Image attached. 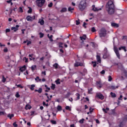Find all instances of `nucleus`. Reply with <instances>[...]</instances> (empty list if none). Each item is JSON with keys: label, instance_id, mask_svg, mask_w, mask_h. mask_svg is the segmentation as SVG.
Segmentation results:
<instances>
[{"label": "nucleus", "instance_id": "nucleus-33", "mask_svg": "<svg viewBox=\"0 0 127 127\" xmlns=\"http://www.w3.org/2000/svg\"><path fill=\"white\" fill-rule=\"evenodd\" d=\"M40 38H42L43 36H44V34L42 33V32L39 33Z\"/></svg>", "mask_w": 127, "mask_h": 127}, {"label": "nucleus", "instance_id": "nucleus-51", "mask_svg": "<svg viewBox=\"0 0 127 127\" xmlns=\"http://www.w3.org/2000/svg\"><path fill=\"white\" fill-rule=\"evenodd\" d=\"M105 73V70H103L102 71L100 72L101 75H104Z\"/></svg>", "mask_w": 127, "mask_h": 127}, {"label": "nucleus", "instance_id": "nucleus-14", "mask_svg": "<svg viewBox=\"0 0 127 127\" xmlns=\"http://www.w3.org/2000/svg\"><path fill=\"white\" fill-rule=\"evenodd\" d=\"M28 87H29L30 90H31V91H33V90H34V87H35V85L34 84H32L31 86L29 85Z\"/></svg>", "mask_w": 127, "mask_h": 127}, {"label": "nucleus", "instance_id": "nucleus-15", "mask_svg": "<svg viewBox=\"0 0 127 127\" xmlns=\"http://www.w3.org/2000/svg\"><path fill=\"white\" fill-rule=\"evenodd\" d=\"M96 57H97V62H99V63H101V57H100V56L99 55H97Z\"/></svg>", "mask_w": 127, "mask_h": 127}, {"label": "nucleus", "instance_id": "nucleus-62", "mask_svg": "<svg viewBox=\"0 0 127 127\" xmlns=\"http://www.w3.org/2000/svg\"><path fill=\"white\" fill-rule=\"evenodd\" d=\"M42 74H44V75L45 76L46 75V71H42Z\"/></svg>", "mask_w": 127, "mask_h": 127}, {"label": "nucleus", "instance_id": "nucleus-27", "mask_svg": "<svg viewBox=\"0 0 127 127\" xmlns=\"http://www.w3.org/2000/svg\"><path fill=\"white\" fill-rule=\"evenodd\" d=\"M62 12H65L67 11V8H63L62 10H61Z\"/></svg>", "mask_w": 127, "mask_h": 127}, {"label": "nucleus", "instance_id": "nucleus-8", "mask_svg": "<svg viewBox=\"0 0 127 127\" xmlns=\"http://www.w3.org/2000/svg\"><path fill=\"white\" fill-rule=\"evenodd\" d=\"M78 66H83V63L76 61L75 63L74 64V66L78 67Z\"/></svg>", "mask_w": 127, "mask_h": 127}, {"label": "nucleus", "instance_id": "nucleus-39", "mask_svg": "<svg viewBox=\"0 0 127 127\" xmlns=\"http://www.w3.org/2000/svg\"><path fill=\"white\" fill-rule=\"evenodd\" d=\"M38 92L39 94H41V93H42V88H40L39 90H38Z\"/></svg>", "mask_w": 127, "mask_h": 127}, {"label": "nucleus", "instance_id": "nucleus-57", "mask_svg": "<svg viewBox=\"0 0 127 127\" xmlns=\"http://www.w3.org/2000/svg\"><path fill=\"white\" fill-rule=\"evenodd\" d=\"M80 21H78V20H76V25H79V24H80Z\"/></svg>", "mask_w": 127, "mask_h": 127}, {"label": "nucleus", "instance_id": "nucleus-46", "mask_svg": "<svg viewBox=\"0 0 127 127\" xmlns=\"http://www.w3.org/2000/svg\"><path fill=\"white\" fill-rule=\"evenodd\" d=\"M87 24H88L86 23V22L83 23V27H84V28H87V27L86 26V25H87Z\"/></svg>", "mask_w": 127, "mask_h": 127}, {"label": "nucleus", "instance_id": "nucleus-17", "mask_svg": "<svg viewBox=\"0 0 127 127\" xmlns=\"http://www.w3.org/2000/svg\"><path fill=\"white\" fill-rule=\"evenodd\" d=\"M122 49H123L125 52H127V49H126V47H121L120 48H119V50H122Z\"/></svg>", "mask_w": 127, "mask_h": 127}, {"label": "nucleus", "instance_id": "nucleus-49", "mask_svg": "<svg viewBox=\"0 0 127 127\" xmlns=\"http://www.w3.org/2000/svg\"><path fill=\"white\" fill-rule=\"evenodd\" d=\"M16 98H19V97H20V95H19V93H18V92L16 93Z\"/></svg>", "mask_w": 127, "mask_h": 127}, {"label": "nucleus", "instance_id": "nucleus-6", "mask_svg": "<svg viewBox=\"0 0 127 127\" xmlns=\"http://www.w3.org/2000/svg\"><path fill=\"white\" fill-rule=\"evenodd\" d=\"M114 52H115L118 58H119V59H121V56L120 55V52H119V49L117 47L115 46L114 47Z\"/></svg>", "mask_w": 127, "mask_h": 127}, {"label": "nucleus", "instance_id": "nucleus-2", "mask_svg": "<svg viewBox=\"0 0 127 127\" xmlns=\"http://www.w3.org/2000/svg\"><path fill=\"white\" fill-rule=\"evenodd\" d=\"M100 37H106L107 36V30L105 28H102L99 32Z\"/></svg>", "mask_w": 127, "mask_h": 127}, {"label": "nucleus", "instance_id": "nucleus-61", "mask_svg": "<svg viewBox=\"0 0 127 127\" xmlns=\"http://www.w3.org/2000/svg\"><path fill=\"white\" fill-rule=\"evenodd\" d=\"M91 44H92V47H95V43L91 42Z\"/></svg>", "mask_w": 127, "mask_h": 127}, {"label": "nucleus", "instance_id": "nucleus-1", "mask_svg": "<svg viewBox=\"0 0 127 127\" xmlns=\"http://www.w3.org/2000/svg\"><path fill=\"white\" fill-rule=\"evenodd\" d=\"M86 1L84 0H81L78 5V7L80 9V10H81V11H83L85 8H86Z\"/></svg>", "mask_w": 127, "mask_h": 127}, {"label": "nucleus", "instance_id": "nucleus-56", "mask_svg": "<svg viewBox=\"0 0 127 127\" xmlns=\"http://www.w3.org/2000/svg\"><path fill=\"white\" fill-rule=\"evenodd\" d=\"M65 109L66 110H69V111H71V109L70 108V107H69V106H66Z\"/></svg>", "mask_w": 127, "mask_h": 127}, {"label": "nucleus", "instance_id": "nucleus-4", "mask_svg": "<svg viewBox=\"0 0 127 127\" xmlns=\"http://www.w3.org/2000/svg\"><path fill=\"white\" fill-rule=\"evenodd\" d=\"M110 7H115L114 2L112 0H109L106 4V8Z\"/></svg>", "mask_w": 127, "mask_h": 127}, {"label": "nucleus", "instance_id": "nucleus-60", "mask_svg": "<svg viewBox=\"0 0 127 127\" xmlns=\"http://www.w3.org/2000/svg\"><path fill=\"white\" fill-rule=\"evenodd\" d=\"M123 39H127V36H123Z\"/></svg>", "mask_w": 127, "mask_h": 127}, {"label": "nucleus", "instance_id": "nucleus-31", "mask_svg": "<svg viewBox=\"0 0 127 127\" xmlns=\"http://www.w3.org/2000/svg\"><path fill=\"white\" fill-rule=\"evenodd\" d=\"M29 10L28 11V13H31L32 12V8L30 7H28Z\"/></svg>", "mask_w": 127, "mask_h": 127}, {"label": "nucleus", "instance_id": "nucleus-42", "mask_svg": "<svg viewBox=\"0 0 127 127\" xmlns=\"http://www.w3.org/2000/svg\"><path fill=\"white\" fill-rule=\"evenodd\" d=\"M92 64H93V67H96L97 66V64L96 62H92Z\"/></svg>", "mask_w": 127, "mask_h": 127}, {"label": "nucleus", "instance_id": "nucleus-20", "mask_svg": "<svg viewBox=\"0 0 127 127\" xmlns=\"http://www.w3.org/2000/svg\"><path fill=\"white\" fill-rule=\"evenodd\" d=\"M25 109L26 110H30V109H31V106L27 104L26 105Z\"/></svg>", "mask_w": 127, "mask_h": 127}, {"label": "nucleus", "instance_id": "nucleus-38", "mask_svg": "<svg viewBox=\"0 0 127 127\" xmlns=\"http://www.w3.org/2000/svg\"><path fill=\"white\" fill-rule=\"evenodd\" d=\"M52 37H53V36L52 35H51L50 37H49V38L50 41H51V42H52L53 41V39H52Z\"/></svg>", "mask_w": 127, "mask_h": 127}, {"label": "nucleus", "instance_id": "nucleus-10", "mask_svg": "<svg viewBox=\"0 0 127 127\" xmlns=\"http://www.w3.org/2000/svg\"><path fill=\"white\" fill-rule=\"evenodd\" d=\"M102 8H98L97 7H95V6L94 5H93L92 6V10H93V11H99V10H101Z\"/></svg>", "mask_w": 127, "mask_h": 127}, {"label": "nucleus", "instance_id": "nucleus-12", "mask_svg": "<svg viewBox=\"0 0 127 127\" xmlns=\"http://www.w3.org/2000/svg\"><path fill=\"white\" fill-rule=\"evenodd\" d=\"M111 25L113 27H119V24L116 23H111Z\"/></svg>", "mask_w": 127, "mask_h": 127}, {"label": "nucleus", "instance_id": "nucleus-21", "mask_svg": "<svg viewBox=\"0 0 127 127\" xmlns=\"http://www.w3.org/2000/svg\"><path fill=\"white\" fill-rule=\"evenodd\" d=\"M55 82L56 83L57 85H59L61 84L60 82V78H58L56 81Z\"/></svg>", "mask_w": 127, "mask_h": 127}, {"label": "nucleus", "instance_id": "nucleus-23", "mask_svg": "<svg viewBox=\"0 0 127 127\" xmlns=\"http://www.w3.org/2000/svg\"><path fill=\"white\" fill-rule=\"evenodd\" d=\"M14 116V115L13 114H8L7 115V117L9 118L10 120H11V118H13Z\"/></svg>", "mask_w": 127, "mask_h": 127}, {"label": "nucleus", "instance_id": "nucleus-37", "mask_svg": "<svg viewBox=\"0 0 127 127\" xmlns=\"http://www.w3.org/2000/svg\"><path fill=\"white\" fill-rule=\"evenodd\" d=\"M5 81H6V78H5L4 76H2V82L3 83H4V82H5Z\"/></svg>", "mask_w": 127, "mask_h": 127}, {"label": "nucleus", "instance_id": "nucleus-16", "mask_svg": "<svg viewBox=\"0 0 127 127\" xmlns=\"http://www.w3.org/2000/svg\"><path fill=\"white\" fill-rule=\"evenodd\" d=\"M39 23H40L41 25H43V24H44V20H43V19H40L39 20Z\"/></svg>", "mask_w": 127, "mask_h": 127}, {"label": "nucleus", "instance_id": "nucleus-43", "mask_svg": "<svg viewBox=\"0 0 127 127\" xmlns=\"http://www.w3.org/2000/svg\"><path fill=\"white\" fill-rule=\"evenodd\" d=\"M108 78H109L108 81H109V82H111V81L113 80V78H112V76L111 75H109Z\"/></svg>", "mask_w": 127, "mask_h": 127}, {"label": "nucleus", "instance_id": "nucleus-53", "mask_svg": "<svg viewBox=\"0 0 127 127\" xmlns=\"http://www.w3.org/2000/svg\"><path fill=\"white\" fill-rule=\"evenodd\" d=\"M63 45V43H59V47H63L62 46Z\"/></svg>", "mask_w": 127, "mask_h": 127}, {"label": "nucleus", "instance_id": "nucleus-63", "mask_svg": "<svg viewBox=\"0 0 127 127\" xmlns=\"http://www.w3.org/2000/svg\"><path fill=\"white\" fill-rule=\"evenodd\" d=\"M123 127V123H120V125H119V127Z\"/></svg>", "mask_w": 127, "mask_h": 127}, {"label": "nucleus", "instance_id": "nucleus-18", "mask_svg": "<svg viewBox=\"0 0 127 127\" xmlns=\"http://www.w3.org/2000/svg\"><path fill=\"white\" fill-rule=\"evenodd\" d=\"M110 95L112 98H116V97H117V95H116V93H115L111 92Z\"/></svg>", "mask_w": 127, "mask_h": 127}, {"label": "nucleus", "instance_id": "nucleus-59", "mask_svg": "<svg viewBox=\"0 0 127 127\" xmlns=\"http://www.w3.org/2000/svg\"><path fill=\"white\" fill-rule=\"evenodd\" d=\"M13 126L14 127H17V124H16V123H14L13 124Z\"/></svg>", "mask_w": 127, "mask_h": 127}, {"label": "nucleus", "instance_id": "nucleus-3", "mask_svg": "<svg viewBox=\"0 0 127 127\" xmlns=\"http://www.w3.org/2000/svg\"><path fill=\"white\" fill-rule=\"evenodd\" d=\"M45 3V0H36L37 5L41 7L43 6V4Z\"/></svg>", "mask_w": 127, "mask_h": 127}, {"label": "nucleus", "instance_id": "nucleus-28", "mask_svg": "<svg viewBox=\"0 0 127 127\" xmlns=\"http://www.w3.org/2000/svg\"><path fill=\"white\" fill-rule=\"evenodd\" d=\"M109 110H110V109H109V108H106V109H105L104 108L103 109V112H105L106 114H107V113H108V112L107 111H109Z\"/></svg>", "mask_w": 127, "mask_h": 127}, {"label": "nucleus", "instance_id": "nucleus-47", "mask_svg": "<svg viewBox=\"0 0 127 127\" xmlns=\"http://www.w3.org/2000/svg\"><path fill=\"white\" fill-rule=\"evenodd\" d=\"M92 91H93V88H90L89 90H88V94H92Z\"/></svg>", "mask_w": 127, "mask_h": 127}, {"label": "nucleus", "instance_id": "nucleus-24", "mask_svg": "<svg viewBox=\"0 0 127 127\" xmlns=\"http://www.w3.org/2000/svg\"><path fill=\"white\" fill-rule=\"evenodd\" d=\"M86 35H84L82 37H80V38L81 40H86Z\"/></svg>", "mask_w": 127, "mask_h": 127}, {"label": "nucleus", "instance_id": "nucleus-44", "mask_svg": "<svg viewBox=\"0 0 127 127\" xmlns=\"http://www.w3.org/2000/svg\"><path fill=\"white\" fill-rule=\"evenodd\" d=\"M91 31L92 32H96V29H95V27H93L91 28Z\"/></svg>", "mask_w": 127, "mask_h": 127}, {"label": "nucleus", "instance_id": "nucleus-11", "mask_svg": "<svg viewBox=\"0 0 127 127\" xmlns=\"http://www.w3.org/2000/svg\"><path fill=\"white\" fill-rule=\"evenodd\" d=\"M97 98L101 99V100H103L104 99V96L101 93L97 94Z\"/></svg>", "mask_w": 127, "mask_h": 127}, {"label": "nucleus", "instance_id": "nucleus-64", "mask_svg": "<svg viewBox=\"0 0 127 127\" xmlns=\"http://www.w3.org/2000/svg\"><path fill=\"white\" fill-rule=\"evenodd\" d=\"M70 127H75V125L74 124L71 125L70 126Z\"/></svg>", "mask_w": 127, "mask_h": 127}, {"label": "nucleus", "instance_id": "nucleus-52", "mask_svg": "<svg viewBox=\"0 0 127 127\" xmlns=\"http://www.w3.org/2000/svg\"><path fill=\"white\" fill-rule=\"evenodd\" d=\"M90 110V114H92V113L93 112V111H94V109H92L91 107L89 109Z\"/></svg>", "mask_w": 127, "mask_h": 127}, {"label": "nucleus", "instance_id": "nucleus-55", "mask_svg": "<svg viewBox=\"0 0 127 127\" xmlns=\"http://www.w3.org/2000/svg\"><path fill=\"white\" fill-rule=\"evenodd\" d=\"M10 31V29H6L5 30L6 33H7V32H9Z\"/></svg>", "mask_w": 127, "mask_h": 127}, {"label": "nucleus", "instance_id": "nucleus-40", "mask_svg": "<svg viewBox=\"0 0 127 127\" xmlns=\"http://www.w3.org/2000/svg\"><path fill=\"white\" fill-rule=\"evenodd\" d=\"M53 66L55 67V69H57L58 68V64H55Z\"/></svg>", "mask_w": 127, "mask_h": 127}, {"label": "nucleus", "instance_id": "nucleus-13", "mask_svg": "<svg viewBox=\"0 0 127 127\" xmlns=\"http://www.w3.org/2000/svg\"><path fill=\"white\" fill-rule=\"evenodd\" d=\"M26 68V66L25 65H24L23 67H21L19 70L21 71V72H24V71H25V69Z\"/></svg>", "mask_w": 127, "mask_h": 127}, {"label": "nucleus", "instance_id": "nucleus-34", "mask_svg": "<svg viewBox=\"0 0 127 127\" xmlns=\"http://www.w3.org/2000/svg\"><path fill=\"white\" fill-rule=\"evenodd\" d=\"M51 123L53 124V125H56V124H57L56 122V121H54V120H51Z\"/></svg>", "mask_w": 127, "mask_h": 127}, {"label": "nucleus", "instance_id": "nucleus-45", "mask_svg": "<svg viewBox=\"0 0 127 127\" xmlns=\"http://www.w3.org/2000/svg\"><path fill=\"white\" fill-rule=\"evenodd\" d=\"M84 120H84V119H81V120H80L79 121V123H80V124H83Z\"/></svg>", "mask_w": 127, "mask_h": 127}, {"label": "nucleus", "instance_id": "nucleus-19", "mask_svg": "<svg viewBox=\"0 0 127 127\" xmlns=\"http://www.w3.org/2000/svg\"><path fill=\"white\" fill-rule=\"evenodd\" d=\"M32 56H33V54L32 55H29V57H30L29 59L30 60H35V58H32Z\"/></svg>", "mask_w": 127, "mask_h": 127}, {"label": "nucleus", "instance_id": "nucleus-35", "mask_svg": "<svg viewBox=\"0 0 127 127\" xmlns=\"http://www.w3.org/2000/svg\"><path fill=\"white\" fill-rule=\"evenodd\" d=\"M76 96H77V100H80V94L76 93Z\"/></svg>", "mask_w": 127, "mask_h": 127}, {"label": "nucleus", "instance_id": "nucleus-58", "mask_svg": "<svg viewBox=\"0 0 127 127\" xmlns=\"http://www.w3.org/2000/svg\"><path fill=\"white\" fill-rule=\"evenodd\" d=\"M4 115V112H0V116H3Z\"/></svg>", "mask_w": 127, "mask_h": 127}, {"label": "nucleus", "instance_id": "nucleus-30", "mask_svg": "<svg viewBox=\"0 0 127 127\" xmlns=\"http://www.w3.org/2000/svg\"><path fill=\"white\" fill-rule=\"evenodd\" d=\"M57 110L60 111H62V107H61V106H60V105H58V107H57Z\"/></svg>", "mask_w": 127, "mask_h": 127}, {"label": "nucleus", "instance_id": "nucleus-29", "mask_svg": "<svg viewBox=\"0 0 127 127\" xmlns=\"http://www.w3.org/2000/svg\"><path fill=\"white\" fill-rule=\"evenodd\" d=\"M36 69V65H32L31 66V69L32 70L34 71V70H35Z\"/></svg>", "mask_w": 127, "mask_h": 127}, {"label": "nucleus", "instance_id": "nucleus-36", "mask_svg": "<svg viewBox=\"0 0 127 127\" xmlns=\"http://www.w3.org/2000/svg\"><path fill=\"white\" fill-rule=\"evenodd\" d=\"M68 11H70L72 12L71 10H74V8H71V7H69L68 8Z\"/></svg>", "mask_w": 127, "mask_h": 127}, {"label": "nucleus", "instance_id": "nucleus-7", "mask_svg": "<svg viewBox=\"0 0 127 127\" xmlns=\"http://www.w3.org/2000/svg\"><path fill=\"white\" fill-rule=\"evenodd\" d=\"M26 19L28 21H33V20L35 19V15H34L32 17L30 15H28L27 16Z\"/></svg>", "mask_w": 127, "mask_h": 127}, {"label": "nucleus", "instance_id": "nucleus-26", "mask_svg": "<svg viewBox=\"0 0 127 127\" xmlns=\"http://www.w3.org/2000/svg\"><path fill=\"white\" fill-rule=\"evenodd\" d=\"M23 61H25V63H27L28 62V59L26 58V57H24L23 58Z\"/></svg>", "mask_w": 127, "mask_h": 127}, {"label": "nucleus", "instance_id": "nucleus-25", "mask_svg": "<svg viewBox=\"0 0 127 127\" xmlns=\"http://www.w3.org/2000/svg\"><path fill=\"white\" fill-rule=\"evenodd\" d=\"M110 88L112 90H116V89H118V88H119V86L115 87V86H112Z\"/></svg>", "mask_w": 127, "mask_h": 127}, {"label": "nucleus", "instance_id": "nucleus-54", "mask_svg": "<svg viewBox=\"0 0 127 127\" xmlns=\"http://www.w3.org/2000/svg\"><path fill=\"white\" fill-rule=\"evenodd\" d=\"M4 52H7L8 51V50L7 49V48H5L3 50Z\"/></svg>", "mask_w": 127, "mask_h": 127}, {"label": "nucleus", "instance_id": "nucleus-48", "mask_svg": "<svg viewBox=\"0 0 127 127\" xmlns=\"http://www.w3.org/2000/svg\"><path fill=\"white\" fill-rule=\"evenodd\" d=\"M18 88H21V89H22L23 88V86H21L20 84H18L17 85Z\"/></svg>", "mask_w": 127, "mask_h": 127}, {"label": "nucleus", "instance_id": "nucleus-5", "mask_svg": "<svg viewBox=\"0 0 127 127\" xmlns=\"http://www.w3.org/2000/svg\"><path fill=\"white\" fill-rule=\"evenodd\" d=\"M107 8V11L109 14L112 15L115 13V7H109V8Z\"/></svg>", "mask_w": 127, "mask_h": 127}, {"label": "nucleus", "instance_id": "nucleus-41", "mask_svg": "<svg viewBox=\"0 0 127 127\" xmlns=\"http://www.w3.org/2000/svg\"><path fill=\"white\" fill-rule=\"evenodd\" d=\"M53 5V3H52V2H50L49 4H48V7H52Z\"/></svg>", "mask_w": 127, "mask_h": 127}, {"label": "nucleus", "instance_id": "nucleus-32", "mask_svg": "<svg viewBox=\"0 0 127 127\" xmlns=\"http://www.w3.org/2000/svg\"><path fill=\"white\" fill-rule=\"evenodd\" d=\"M51 88L52 90H54V89H55V84L52 83V86H51Z\"/></svg>", "mask_w": 127, "mask_h": 127}, {"label": "nucleus", "instance_id": "nucleus-9", "mask_svg": "<svg viewBox=\"0 0 127 127\" xmlns=\"http://www.w3.org/2000/svg\"><path fill=\"white\" fill-rule=\"evenodd\" d=\"M18 27H19V25H16V27H13L11 28V30H13L14 32H16V31H17L18 30Z\"/></svg>", "mask_w": 127, "mask_h": 127}, {"label": "nucleus", "instance_id": "nucleus-22", "mask_svg": "<svg viewBox=\"0 0 127 127\" xmlns=\"http://www.w3.org/2000/svg\"><path fill=\"white\" fill-rule=\"evenodd\" d=\"M97 85L99 88H102V84H101V82L98 81L97 82Z\"/></svg>", "mask_w": 127, "mask_h": 127}, {"label": "nucleus", "instance_id": "nucleus-50", "mask_svg": "<svg viewBox=\"0 0 127 127\" xmlns=\"http://www.w3.org/2000/svg\"><path fill=\"white\" fill-rule=\"evenodd\" d=\"M19 11L20 12H23V10L22 9V7H19Z\"/></svg>", "mask_w": 127, "mask_h": 127}]
</instances>
